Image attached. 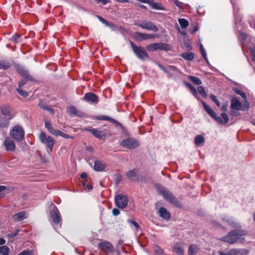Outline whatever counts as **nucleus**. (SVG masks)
<instances>
[{"label": "nucleus", "mask_w": 255, "mask_h": 255, "mask_svg": "<svg viewBox=\"0 0 255 255\" xmlns=\"http://www.w3.org/2000/svg\"><path fill=\"white\" fill-rule=\"evenodd\" d=\"M153 9L158 10H164V6L159 2H154L153 0H151L149 4Z\"/></svg>", "instance_id": "cd10ccee"}, {"label": "nucleus", "mask_w": 255, "mask_h": 255, "mask_svg": "<svg viewBox=\"0 0 255 255\" xmlns=\"http://www.w3.org/2000/svg\"><path fill=\"white\" fill-rule=\"evenodd\" d=\"M9 253V248L6 246L0 247V255H8Z\"/></svg>", "instance_id": "72a5a7b5"}, {"label": "nucleus", "mask_w": 255, "mask_h": 255, "mask_svg": "<svg viewBox=\"0 0 255 255\" xmlns=\"http://www.w3.org/2000/svg\"><path fill=\"white\" fill-rule=\"evenodd\" d=\"M133 52L136 56L142 61H145L149 58L148 54L145 48L142 46H137L133 42H130Z\"/></svg>", "instance_id": "20e7f679"}, {"label": "nucleus", "mask_w": 255, "mask_h": 255, "mask_svg": "<svg viewBox=\"0 0 255 255\" xmlns=\"http://www.w3.org/2000/svg\"><path fill=\"white\" fill-rule=\"evenodd\" d=\"M20 37V35L18 34H14L12 36L11 40L14 43L18 42V39Z\"/></svg>", "instance_id": "a18cd8bd"}, {"label": "nucleus", "mask_w": 255, "mask_h": 255, "mask_svg": "<svg viewBox=\"0 0 255 255\" xmlns=\"http://www.w3.org/2000/svg\"><path fill=\"white\" fill-rule=\"evenodd\" d=\"M27 81H28V80L27 79H25L21 80L20 81H19V82H18V87H19L18 88H21L23 86H24L27 83Z\"/></svg>", "instance_id": "49530a36"}, {"label": "nucleus", "mask_w": 255, "mask_h": 255, "mask_svg": "<svg viewBox=\"0 0 255 255\" xmlns=\"http://www.w3.org/2000/svg\"><path fill=\"white\" fill-rule=\"evenodd\" d=\"M98 247L100 250L106 253H112L114 251L113 245L107 241L99 243Z\"/></svg>", "instance_id": "ddd939ff"}, {"label": "nucleus", "mask_w": 255, "mask_h": 255, "mask_svg": "<svg viewBox=\"0 0 255 255\" xmlns=\"http://www.w3.org/2000/svg\"><path fill=\"white\" fill-rule=\"evenodd\" d=\"M146 48L149 52H153L157 50H167L169 49L170 45L164 43H154L148 45Z\"/></svg>", "instance_id": "6e6552de"}, {"label": "nucleus", "mask_w": 255, "mask_h": 255, "mask_svg": "<svg viewBox=\"0 0 255 255\" xmlns=\"http://www.w3.org/2000/svg\"><path fill=\"white\" fill-rule=\"evenodd\" d=\"M211 98L218 107H219L220 106V103L219 100L217 99V97L216 96L211 95Z\"/></svg>", "instance_id": "c03bdc74"}, {"label": "nucleus", "mask_w": 255, "mask_h": 255, "mask_svg": "<svg viewBox=\"0 0 255 255\" xmlns=\"http://www.w3.org/2000/svg\"><path fill=\"white\" fill-rule=\"evenodd\" d=\"M87 174L85 172L82 173L81 175H80V177L82 179H85V178H87Z\"/></svg>", "instance_id": "e2e57ef3"}, {"label": "nucleus", "mask_w": 255, "mask_h": 255, "mask_svg": "<svg viewBox=\"0 0 255 255\" xmlns=\"http://www.w3.org/2000/svg\"><path fill=\"white\" fill-rule=\"evenodd\" d=\"M128 222L131 224L132 225H133L135 229H138L139 228L138 223L135 222V221L129 220H128Z\"/></svg>", "instance_id": "3c124183"}, {"label": "nucleus", "mask_w": 255, "mask_h": 255, "mask_svg": "<svg viewBox=\"0 0 255 255\" xmlns=\"http://www.w3.org/2000/svg\"><path fill=\"white\" fill-rule=\"evenodd\" d=\"M200 49H201V53H202V56L203 57L204 60L206 61H208V59H207V54H206V51L203 46L202 45H200Z\"/></svg>", "instance_id": "a19ab883"}, {"label": "nucleus", "mask_w": 255, "mask_h": 255, "mask_svg": "<svg viewBox=\"0 0 255 255\" xmlns=\"http://www.w3.org/2000/svg\"><path fill=\"white\" fill-rule=\"evenodd\" d=\"M94 119H97L98 120H106L110 121L113 123H117L118 122L116 121L115 120L107 116H99L98 117H96Z\"/></svg>", "instance_id": "7c9ffc66"}, {"label": "nucleus", "mask_w": 255, "mask_h": 255, "mask_svg": "<svg viewBox=\"0 0 255 255\" xmlns=\"http://www.w3.org/2000/svg\"><path fill=\"white\" fill-rule=\"evenodd\" d=\"M128 201L127 196L123 194H118L115 197V204L116 206L121 209H124L128 205Z\"/></svg>", "instance_id": "1a4fd4ad"}, {"label": "nucleus", "mask_w": 255, "mask_h": 255, "mask_svg": "<svg viewBox=\"0 0 255 255\" xmlns=\"http://www.w3.org/2000/svg\"><path fill=\"white\" fill-rule=\"evenodd\" d=\"M98 2H101L104 4H106L109 2V0H96Z\"/></svg>", "instance_id": "bf43d9fd"}, {"label": "nucleus", "mask_w": 255, "mask_h": 255, "mask_svg": "<svg viewBox=\"0 0 255 255\" xmlns=\"http://www.w3.org/2000/svg\"><path fill=\"white\" fill-rule=\"evenodd\" d=\"M174 4L180 9H184L188 5L187 4H185L182 2L179 1L178 0H174Z\"/></svg>", "instance_id": "e433bc0d"}, {"label": "nucleus", "mask_w": 255, "mask_h": 255, "mask_svg": "<svg viewBox=\"0 0 255 255\" xmlns=\"http://www.w3.org/2000/svg\"><path fill=\"white\" fill-rule=\"evenodd\" d=\"M231 108L235 110L245 111L242 108V104L236 97L233 98L231 101Z\"/></svg>", "instance_id": "aec40b11"}, {"label": "nucleus", "mask_w": 255, "mask_h": 255, "mask_svg": "<svg viewBox=\"0 0 255 255\" xmlns=\"http://www.w3.org/2000/svg\"><path fill=\"white\" fill-rule=\"evenodd\" d=\"M137 170L135 169H132V170H129V171H128L127 173V176L128 177V178L130 179V180H132V181H136L137 180V176H136V173H137Z\"/></svg>", "instance_id": "a878e982"}, {"label": "nucleus", "mask_w": 255, "mask_h": 255, "mask_svg": "<svg viewBox=\"0 0 255 255\" xmlns=\"http://www.w3.org/2000/svg\"><path fill=\"white\" fill-rule=\"evenodd\" d=\"M250 107V104L249 102L245 101L244 104H242V108L245 109V111L248 110Z\"/></svg>", "instance_id": "8fccbe9b"}, {"label": "nucleus", "mask_w": 255, "mask_h": 255, "mask_svg": "<svg viewBox=\"0 0 255 255\" xmlns=\"http://www.w3.org/2000/svg\"><path fill=\"white\" fill-rule=\"evenodd\" d=\"M134 24L140 26L142 28L146 29L148 30H151L153 32H157L158 28L153 22L149 21H144L142 23H139L136 21Z\"/></svg>", "instance_id": "f8f14e48"}, {"label": "nucleus", "mask_w": 255, "mask_h": 255, "mask_svg": "<svg viewBox=\"0 0 255 255\" xmlns=\"http://www.w3.org/2000/svg\"><path fill=\"white\" fill-rule=\"evenodd\" d=\"M61 136L63 137H64L65 138H70V136L67 134H66L64 132H63L61 131V133L60 134V135Z\"/></svg>", "instance_id": "052dcab7"}, {"label": "nucleus", "mask_w": 255, "mask_h": 255, "mask_svg": "<svg viewBox=\"0 0 255 255\" xmlns=\"http://www.w3.org/2000/svg\"><path fill=\"white\" fill-rule=\"evenodd\" d=\"M18 232H19V230H16L14 233H12L7 234V236L8 237H9V238H12L14 237L15 236H16L17 235V234L18 233Z\"/></svg>", "instance_id": "09e8293b"}, {"label": "nucleus", "mask_w": 255, "mask_h": 255, "mask_svg": "<svg viewBox=\"0 0 255 255\" xmlns=\"http://www.w3.org/2000/svg\"><path fill=\"white\" fill-rule=\"evenodd\" d=\"M106 166L105 163L100 160L95 161L94 169L97 171H101L103 170Z\"/></svg>", "instance_id": "5701e85b"}, {"label": "nucleus", "mask_w": 255, "mask_h": 255, "mask_svg": "<svg viewBox=\"0 0 255 255\" xmlns=\"http://www.w3.org/2000/svg\"><path fill=\"white\" fill-rule=\"evenodd\" d=\"M30 253L27 250H24L21 252L18 255H30Z\"/></svg>", "instance_id": "5fc2aeb1"}, {"label": "nucleus", "mask_w": 255, "mask_h": 255, "mask_svg": "<svg viewBox=\"0 0 255 255\" xmlns=\"http://www.w3.org/2000/svg\"><path fill=\"white\" fill-rule=\"evenodd\" d=\"M86 130L89 131L94 136L99 139H104L107 135V133L105 131L99 130L92 128H87Z\"/></svg>", "instance_id": "a211bd4d"}, {"label": "nucleus", "mask_w": 255, "mask_h": 255, "mask_svg": "<svg viewBox=\"0 0 255 255\" xmlns=\"http://www.w3.org/2000/svg\"><path fill=\"white\" fill-rule=\"evenodd\" d=\"M157 190L159 193L167 201L172 204L174 206L181 207V205L173 194L162 186H159Z\"/></svg>", "instance_id": "f03ea898"}, {"label": "nucleus", "mask_w": 255, "mask_h": 255, "mask_svg": "<svg viewBox=\"0 0 255 255\" xmlns=\"http://www.w3.org/2000/svg\"><path fill=\"white\" fill-rule=\"evenodd\" d=\"M180 56L183 59L188 61L192 60L194 58V54L192 52L183 53L180 55Z\"/></svg>", "instance_id": "c756f323"}, {"label": "nucleus", "mask_w": 255, "mask_h": 255, "mask_svg": "<svg viewBox=\"0 0 255 255\" xmlns=\"http://www.w3.org/2000/svg\"><path fill=\"white\" fill-rule=\"evenodd\" d=\"M178 21L182 28H186L189 25L188 21L185 19L179 18Z\"/></svg>", "instance_id": "473e14b6"}, {"label": "nucleus", "mask_w": 255, "mask_h": 255, "mask_svg": "<svg viewBox=\"0 0 255 255\" xmlns=\"http://www.w3.org/2000/svg\"><path fill=\"white\" fill-rule=\"evenodd\" d=\"M236 93L238 95H240L243 99H246L247 98L246 94L243 92V91L240 90H237L235 91Z\"/></svg>", "instance_id": "37998d69"}, {"label": "nucleus", "mask_w": 255, "mask_h": 255, "mask_svg": "<svg viewBox=\"0 0 255 255\" xmlns=\"http://www.w3.org/2000/svg\"><path fill=\"white\" fill-rule=\"evenodd\" d=\"M199 250V248L195 245H191L188 249V253L189 255H195Z\"/></svg>", "instance_id": "bb28decb"}, {"label": "nucleus", "mask_w": 255, "mask_h": 255, "mask_svg": "<svg viewBox=\"0 0 255 255\" xmlns=\"http://www.w3.org/2000/svg\"><path fill=\"white\" fill-rule=\"evenodd\" d=\"M10 62L8 61L2 60L0 61V69L6 70L11 66Z\"/></svg>", "instance_id": "2f4dec72"}, {"label": "nucleus", "mask_w": 255, "mask_h": 255, "mask_svg": "<svg viewBox=\"0 0 255 255\" xmlns=\"http://www.w3.org/2000/svg\"><path fill=\"white\" fill-rule=\"evenodd\" d=\"M134 34L135 37L138 40H145L158 37V35L155 34H148L135 32Z\"/></svg>", "instance_id": "dca6fc26"}, {"label": "nucleus", "mask_w": 255, "mask_h": 255, "mask_svg": "<svg viewBox=\"0 0 255 255\" xmlns=\"http://www.w3.org/2000/svg\"><path fill=\"white\" fill-rule=\"evenodd\" d=\"M202 103L203 105L204 108L207 113L214 120H215L218 124H226L229 121V118L228 115L223 113L221 114V117H217L215 112L212 110V109L206 104L205 102L202 101Z\"/></svg>", "instance_id": "f257e3e1"}, {"label": "nucleus", "mask_w": 255, "mask_h": 255, "mask_svg": "<svg viewBox=\"0 0 255 255\" xmlns=\"http://www.w3.org/2000/svg\"><path fill=\"white\" fill-rule=\"evenodd\" d=\"M5 241L3 238H0V245L4 244Z\"/></svg>", "instance_id": "774afa93"}, {"label": "nucleus", "mask_w": 255, "mask_h": 255, "mask_svg": "<svg viewBox=\"0 0 255 255\" xmlns=\"http://www.w3.org/2000/svg\"><path fill=\"white\" fill-rule=\"evenodd\" d=\"M97 17L101 22L105 24L106 26L110 27L112 30H116V26L114 23L109 22L107 20L103 18L102 16H100L98 15H97Z\"/></svg>", "instance_id": "4be33fe9"}, {"label": "nucleus", "mask_w": 255, "mask_h": 255, "mask_svg": "<svg viewBox=\"0 0 255 255\" xmlns=\"http://www.w3.org/2000/svg\"><path fill=\"white\" fill-rule=\"evenodd\" d=\"M189 80L193 83L194 84L196 85H201L202 84V81L200 80V79L195 76H191L189 77Z\"/></svg>", "instance_id": "c9c22d12"}, {"label": "nucleus", "mask_w": 255, "mask_h": 255, "mask_svg": "<svg viewBox=\"0 0 255 255\" xmlns=\"http://www.w3.org/2000/svg\"><path fill=\"white\" fill-rule=\"evenodd\" d=\"M112 213L114 216H118L120 214V211L117 208H114L112 210Z\"/></svg>", "instance_id": "864d4df0"}, {"label": "nucleus", "mask_w": 255, "mask_h": 255, "mask_svg": "<svg viewBox=\"0 0 255 255\" xmlns=\"http://www.w3.org/2000/svg\"><path fill=\"white\" fill-rule=\"evenodd\" d=\"M17 71L21 77L27 79L28 81H35V79L32 77V76L29 75L28 71L24 67L18 66L17 67Z\"/></svg>", "instance_id": "f3484780"}, {"label": "nucleus", "mask_w": 255, "mask_h": 255, "mask_svg": "<svg viewBox=\"0 0 255 255\" xmlns=\"http://www.w3.org/2000/svg\"><path fill=\"white\" fill-rule=\"evenodd\" d=\"M183 244L180 242L176 243L173 247V252L177 255L184 254Z\"/></svg>", "instance_id": "412c9836"}, {"label": "nucleus", "mask_w": 255, "mask_h": 255, "mask_svg": "<svg viewBox=\"0 0 255 255\" xmlns=\"http://www.w3.org/2000/svg\"><path fill=\"white\" fill-rule=\"evenodd\" d=\"M46 110V111H48V112H49V113H50L52 115H54V110H53L52 108H50V107H48L46 109V110Z\"/></svg>", "instance_id": "13d9d810"}, {"label": "nucleus", "mask_w": 255, "mask_h": 255, "mask_svg": "<svg viewBox=\"0 0 255 255\" xmlns=\"http://www.w3.org/2000/svg\"><path fill=\"white\" fill-rule=\"evenodd\" d=\"M155 254L156 255H162L163 254V250L158 246H156L154 248Z\"/></svg>", "instance_id": "58836bf2"}, {"label": "nucleus", "mask_w": 255, "mask_h": 255, "mask_svg": "<svg viewBox=\"0 0 255 255\" xmlns=\"http://www.w3.org/2000/svg\"><path fill=\"white\" fill-rule=\"evenodd\" d=\"M168 67L171 71L174 72V71H176L177 70V68L174 66L170 65V66H169Z\"/></svg>", "instance_id": "680f3d73"}, {"label": "nucleus", "mask_w": 255, "mask_h": 255, "mask_svg": "<svg viewBox=\"0 0 255 255\" xmlns=\"http://www.w3.org/2000/svg\"><path fill=\"white\" fill-rule=\"evenodd\" d=\"M123 147L129 149H135L139 145V141L135 138L128 137L123 140L120 143Z\"/></svg>", "instance_id": "0eeeda50"}, {"label": "nucleus", "mask_w": 255, "mask_h": 255, "mask_svg": "<svg viewBox=\"0 0 255 255\" xmlns=\"http://www.w3.org/2000/svg\"><path fill=\"white\" fill-rule=\"evenodd\" d=\"M3 145H4L5 150L7 151H13L15 149L14 142L8 137L5 139Z\"/></svg>", "instance_id": "6ab92c4d"}, {"label": "nucleus", "mask_w": 255, "mask_h": 255, "mask_svg": "<svg viewBox=\"0 0 255 255\" xmlns=\"http://www.w3.org/2000/svg\"><path fill=\"white\" fill-rule=\"evenodd\" d=\"M228 105L227 104L224 105L222 107V110L224 111H226L227 110Z\"/></svg>", "instance_id": "338daca9"}, {"label": "nucleus", "mask_w": 255, "mask_h": 255, "mask_svg": "<svg viewBox=\"0 0 255 255\" xmlns=\"http://www.w3.org/2000/svg\"><path fill=\"white\" fill-rule=\"evenodd\" d=\"M198 92L203 97H207V93L203 87L199 86L197 88Z\"/></svg>", "instance_id": "4c0bfd02"}, {"label": "nucleus", "mask_w": 255, "mask_h": 255, "mask_svg": "<svg viewBox=\"0 0 255 255\" xmlns=\"http://www.w3.org/2000/svg\"><path fill=\"white\" fill-rule=\"evenodd\" d=\"M0 109L2 115L7 120H10L13 117L12 109L8 105H1L0 107Z\"/></svg>", "instance_id": "2eb2a0df"}, {"label": "nucleus", "mask_w": 255, "mask_h": 255, "mask_svg": "<svg viewBox=\"0 0 255 255\" xmlns=\"http://www.w3.org/2000/svg\"><path fill=\"white\" fill-rule=\"evenodd\" d=\"M26 218V214L24 212H20L12 216V219L16 222L21 221Z\"/></svg>", "instance_id": "393cba45"}, {"label": "nucleus", "mask_w": 255, "mask_h": 255, "mask_svg": "<svg viewBox=\"0 0 255 255\" xmlns=\"http://www.w3.org/2000/svg\"><path fill=\"white\" fill-rule=\"evenodd\" d=\"M245 235L243 231L233 230L230 232L228 235L224 236L220 239V240L233 244L238 241L242 236Z\"/></svg>", "instance_id": "7ed1b4c3"}, {"label": "nucleus", "mask_w": 255, "mask_h": 255, "mask_svg": "<svg viewBox=\"0 0 255 255\" xmlns=\"http://www.w3.org/2000/svg\"><path fill=\"white\" fill-rule=\"evenodd\" d=\"M68 111L70 114H72L74 116H77L79 117H83L84 115L83 113H80V114H78L77 112V109L74 106H73L68 107Z\"/></svg>", "instance_id": "c85d7f7f"}, {"label": "nucleus", "mask_w": 255, "mask_h": 255, "mask_svg": "<svg viewBox=\"0 0 255 255\" xmlns=\"http://www.w3.org/2000/svg\"><path fill=\"white\" fill-rule=\"evenodd\" d=\"M50 216L55 224H60L61 226L62 218L60 213L57 208L54 204L53 205V209L50 212Z\"/></svg>", "instance_id": "9d476101"}, {"label": "nucleus", "mask_w": 255, "mask_h": 255, "mask_svg": "<svg viewBox=\"0 0 255 255\" xmlns=\"http://www.w3.org/2000/svg\"><path fill=\"white\" fill-rule=\"evenodd\" d=\"M51 133H52V134H53L55 136H58V135H60V134L61 133V131L60 130L54 129Z\"/></svg>", "instance_id": "603ef678"}, {"label": "nucleus", "mask_w": 255, "mask_h": 255, "mask_svg": "<svg viewBox=\"0 0 255 255\" xmlns=\"http://www.w3.org/2000/svg\"><path fill=\"white\" fill-rule=\"evenodd\" d=\"M241 36L243 39H246L247 38V34L246 33H241Z\"/></svg>", "instance_id": "0e129e2a"}, {"label": "nucleus", "mask_w": 255, "mask_h": 255, "mask_svg": "<svg viewBox=\"0 0 255 255\" xmlns=\"http://www.w3.org/2000/svg\"><path fill=\"white\" fill-rule=\"evenodd\" d=\"M230 115L233 116H238L240 115V114L238 112L232 111L230 113Z\"/></svg>", "instance_id": "4d7b16f0"}, {"label": "nucleus", "mask_w": 255, "mask_h": 255, "mask_svg": "<svg viewBox=\"0 0 255 255\" xmlns=\"http://www.w3.org/2000/svg\"><path fill=\"white\" fill-rule=\"evenodd\" d=\"M39 106L42 108V109L45 110L48 107L47 105L44 103L42 101H40L38 104Z\"/></svg>", "instance_id": "de8ad7c7"}, {"label": "nucleus", "mask_w": 255, "mask_h": 255, "mask_svg": "<svg viewBox=\"0 0 255 255\" xmlns=\"http://www.w3.org/2000/svg\"><path fill=\"white\" fill-rule=\"evenodd\" d=\"M39 138L40 142L48 147L50 152L52 151L53 147L55 143V140L50 136L47 135L44 132H42L40 133Z\"/></svg>", "instance_id": "423d86ee"}, {"label": "nucleus", "mask_w": 255, "mask_h": 255, "mask_svg": "<svg viewBox=\"0 0 255 255\" xmlns=\"http://www.w3.org/2000/svg\"><path fill=\"white\" fill-rule=\"evenodd\" d=\"M6 189L5 186L0 185V193L3 191H4Z\"/></svg>", "instance_id": "69168bd1"}, {"label": "nucleus", "mask_w": 255, "mask_h": 255, "mask_svg": "<svg viewBox=\"0 0 255 255\" xmlns=\"http://www.w3.org/2000/svg\"><path fill=\"white\" fill-rule=\"evenodd\" d=\"M16 91L19 95H20L23 97H26L28 96V93L26 91H24L20 89V88H17Z\"/></svg>", "instance_id": "79ce46f5"}, {"label": "nucleus", "mask_w": 255, "mask_h": 255, "mask_svg": "<svg viewBox=\"0 0 255 255\" xmlns=\"http://www.w3.org/2000/svg\"><path fill=\"white\" fill-rule=\"evenodd\" d=\"M45 127L50 133H51L54 129L52 126L49 121L45 122Z\"/></svg>", "instance_id": "ea45409f"}, {"label": "nucleus", "mask_w": 255, "mask_h": 255, "mask_svg": "<svg viewBox=\"0 0 255 255\" xmlns=\"http://www.w3.org/2000/svg\"><path fill=\"white\" fill-rule=\"evenodd\" d=\"M218 254L219 255H247L249 254L248 250L244 249H231L228 252L218 251Z\"/></svg>", "instance_id": "9b49d317"}, {"label": "nucleus", "mask_w": 255, "mask_h": 255, "mask_svg": "<svg viewBox=\"0 0 255 255\" xmlns=\"http://www.w3.org/2000/svg\"><path fill=\"white\" fill-rule=\"evenodd\" d=\"M194 141L196 145H199L204 142L205 139L203 136L198 135L195 137Z\"/></svg>", "instance_id": "f704fd0d"}, {"label": "nucleus", "mask_w": 255, "mask_h": 255, "mask_svg": "<svg viewBox=\"0 0 255 255\" xmlns=\"http://www.w3.org/2000/svg\"><path fill=\"white\" fill-rule=\"evenodd\" d=\"M158 212L159 216L162 218L166 220H169L170 219V213L165 208L161 207Z\"/></svg>", "instance_id": "b1692460"}, {"label": "nucleus", "mask_w": 255, "mask_h": 255, "mask_svg": "<svg viewBox=\"0 0 255 255\" xmlns=\"http://www.w3.org/2000/svg\"><path fill=\"white\" fill-rule=\"evenodd\" d=\"M188 87L191 89V90L193 91L194 93H197L196 88L193 85H192L190 84H188Z\"/></svg>", "instance_id": "6e6d98bb"}, {"label": "nucleus", "mask_w": 255, "mask_h": 255, "mask_svg": "<svg viewBox=\"0 0 255 255\" xmlns=\"http://www.w3.org/2000/svg\"><path fill=\"white\" fill-rule=\"evenodd\" d=\"M9 134L15 141L20 142L24 138V130L21 126L17 125L10 131Z\"/></svg>", "instance_id": "39448f33"}, {"label": "nucleus", "mask_w": 255, "mask_h": 255, "mask_svg": "<svg viewBox=\"0 0 255 255\" xmlns=\"http://www.w3.org/2000/svg\"><path fill=\"white\" fill-rule=\"evenodd\" d=\"M83 100L91 104H96L99 102V98L93 93L89 92L85 94L83 98Z\"/></svg>", "instance_id": "4468645a"}]
</instances>
